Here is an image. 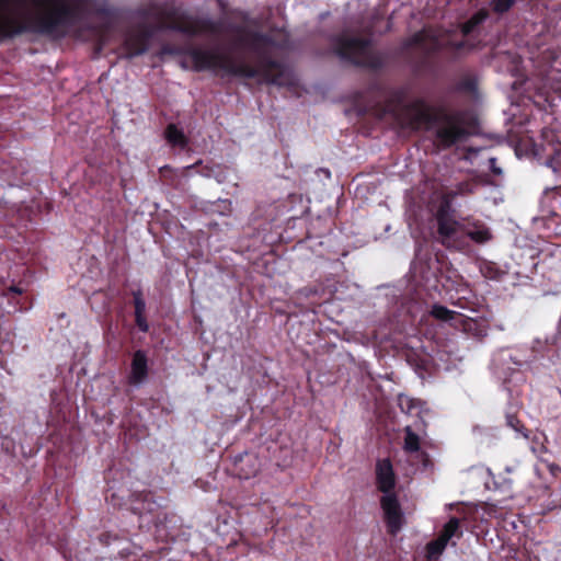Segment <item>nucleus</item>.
Returning a JSON list of instances; mask_svg holds the SVG:
<instances>
[{
    "instance_id": "obj_1",
    "label": "nucleus",
    "mask_w": 561,
    "mask_h": 561,
    "mask_svg": "<svg viewBox=\"0 0 561 561\" xmlns=\"http://www.w3.org/2000/svg\"><path fill=\"white\" fill-rule=\"evenodd\" d=\"M229 31L238 36L232 42L231 50H249L256 56L257 64L251 65L244 59H237L228 53L219 51L214 48H203L188 46L185 48H175L164 45L161 54L185 55L192 61L194 71H214L222 75L243 78L259 79L266 84L284 85L287 83L288 70L286 65L274 59L271 48H286L288 39L285 38L277 43L270 34L260 31L247 30L244 26L231 24Z\"/></svg>"
},
{
    "instance_id": "obj_2",
    "label": "nucleus",
    "mask_w": 561,
    "mask_h": 561,
    "mask_svg": "<svg viewBox=\"0 0 561 561\" xmlns=\"http://www.w3.org/2000/svg\"><path fill=\"white\" fill-rule=\"evenodd\" d=\"M411 113L409 126L417 129L435 126L434 144L440 150H447L466 141L479 126L477 116L468 110L448 111L444 106L434 107L424 99L417 98L405 106Z\"/></svg>"
},
{
    "instance_id": "obj_3",
    "label": "nucleus",
    "mask_w": 561,
    "mask_h": 561,
    "mask_svg": "<svg viewBox=\"0 0 561 561\" xmlns=\"http://www.w3.org/2000/svg\"><path fill=\"white\" fill-rule=\"evenodd\" d=\"M456 31L434 26H424L402 42V51L413 47H420L423 56L410 60L413 75L420 77L431 70L432 59L440 54L450 61L460 59L477 48V45L468 38L456 39Z\"/></svg>"
},
{
    "instance_id": "obj_4",
    "label": "nucleus",
    "mask_w": 561,
    "mask_h": 561,
    "mask_svg": "<svg viewBox=\"0 0 561 561\" xmlns=\"http://www.w3.org/2000/svg\"><path fill=\"white\" fill-rule=\"evenodd\" d=\"M329 41L333 54L355 67L378 72L387 66V55L370 49L373 42L368 37L340 33L331 35Z\"/></svg>"
},
{
    "instance_id": "obj_5",
    "label": "nucleus",
    "mask_w": 561,
    "mask_h": 561,
    "mask_svg": "<svg viewBox=\"0 0 561 561\" xmlns=\"http://www.w3.org/2000/svg\"><path fill=\"white\" fill-rule=\"evenodd\" d=\"M474 188L476 183L467 180L443 192L439 197L434 216L437 222L439 242L446 248H450L456 243L457 234L462 228V225L456 219V209L453 207V203L458 196L473 194Z\"/></svg>"
},
{
    "instance_id": "obj_6",
    "label": "nucleus",
    "mask_w": 561,
    "mask_h": 561,
    "mask_svg": "<svg viewBox=\"0 0 561 561\" xmlns=\"http://www.w3.org/2000/svg\"><path fill=\"white\" fill-rule=\"evenodd\" d=\"M150 26L154 33L157 31H174L188 36H196L202 33L219 34L222 31L221 21L193 19L188 15H175L174 13H168L159 24Z\"/></svg>"
},
{
    "instance_id": "obj_7",
    "label": "nucleus",
    "mask_w": 561,
    "mask_h": 561,
    "mask_svg": "<svg viewBox=\"0 0 561 561\" xmlns=\"http://www.w3.org/2000/svg\"><path fill=\"white\" fill-rule=\"evenodd\" d=\"M153 35V28L149 24L145 23L128 31L122 45L125 56L127 58H133L145 54L149 48V44Z\"/></svg>"
},
{
    "instance_id": "obj_8",
    "label": "nucleus",
    "mask_w": 561,
    "mask_h": 561,
    "mask_svg": "<svg viewBox=\"0 0 561 561\" xmlns=\"http://www.w3.org/2000/svg\"><path fill=\"white\" fill-rule=\"evenodd\" d=\"M537 75L547 83L553 80H560L556 75H561V48L549 47L539 53L534 59Z\"/></svg>"
},
{
    "instance_id": "obj_9",
    "label": "nucleus",
    "mask_w": 561,
    "mask_h": 561,
    "mask_svg": "<svg viewBox=\"0 0 561 561\" xmlns=\"http://www.w3.org/2000/svg\"><path fill=\"white\" fill-rule=\"evenodd\" d=\"M380 507L383 512V520L388 534L396 536L405 524V517L398 495L396 493L382 495L380 497Z\"/></svg>"
},
{
    "instance_id": "obj_10",
    "label": "nucleus",
    "mask_w": 561,
    "mask_h": 561,
    "mask_svg": "<svg viewBox=\"0 0 561 561\" xmlns=\"http://www.w3.org/2000/svg\"><path fill=\"white\" fill-rule=\"evenodd\" d=\"M98 540L100 545L104 547H108L113 543H117L118 546L124 545L118 550L119 559L123 561H138L140 557L141 549L130 543L125 537L119 536L118 534H113L111 531H104L98 536Z\"/></svg>"
},
{
    "instance_id": "obj_11",
    "label": "nucleus",
    "mask_w": 561,
    "mask_h": 561,
    "mask_svg": "<svg viewBox=\"0 0 561 561\" xmlns=\"http://www.w3.org/2000/svg\"><path fill=\"white\" fill-rule=\"evenodd\" d=\"M397 477L389 458L379 459L376 462V485L383 495L394 493Z\"/></svg>"
},
{
    "instance_id": "obj_12",
    "label": "nucleus",
    "mask_w": 561,
    "mask_h": 561,
    "mask_svg": "<svg viewBox=\"0 0 561 561\" xmlns=\"http://www.w3.org/2000/svg\"><path fill=\"white\" fill-rule=\"evenodd\" d=\"M430 314L436 320L444 322H450L455 320L457 323L461 324L463 331H471L478 324L476 320L465 317L457 311L449 310L447 307L438 304L432 306Z\"/></svg>"
},
{
    "instance_id": "obj_13",
    "label": "nucleus",
    "mask_w": 561,
    "mask_h": 561,
    "mask_svg": "<svg viewBox=\"0 0 561 561\" xmlns=\"http://www.w3.org/2000/svg\"><path fill=\"white\" fill-rule=\"evenodd\" d=\"M149 373L148 366V357L145 351L137 350L133 354L131 364H130V373L128 376V382L130 385H139L142 383Z\"/></svg>"
},
{
    "instance_id": "obj_14",
    "label": "nucleus",
    "mask_w": 561,
    "mask_h": 561,
    "mask_svg": "<svg viewBox=\"0 0 561 561\" xmlns=\"http://www.w3.org/2000/svg\"><path fill=\"white\" fill-rule=\"evenodd\" d=\"M159 508V504L153 499V493L150 491H142L133 494L130 502V511L139 516L147 514L153 515Z\"/></svg>"
},
{
    "instance_id": "obj_15",
    "label": "nucleus",
    "mask_w": 561,
    "mask_h": 561,
    "mask_svg": "<svg viewBox=\"0 0 561 561\" xmlns=\"http://www.w3.org/2000/svg\"><path fill=\"white\" fill-rule=\"evenodd\" d=\"M234 466L241 479H249L259 471L257 459L254 455L245 453L237 457Z\"/></svg>"
},
{
    "instance_id": "obj_16",
    "label": "nucleus",
    "mask_w": 561,
    "mask_h": 561,
    "mask_svg": "<svg viewBox=\"0 0 561 561\" xmlns=\"http://www.w3.org/2000/svg\"><path fill=\"white\" fill-rule=\"evenodd\" d=\"M490 13L488 9H480L471 15L469 20L460 24V32L463 37H469L474 31L483 24L489 18Z\"/></svg>"
},
{
    "instance_id": "obj_17",
    "label": "nucleus",
    "mask_w": 561,
    "mask_h": 561,
    "mask_svg": "<svg viewBox=\"0 0 561 561\" xmlns=\"http://www.w3.org/2000/svg\"><path fill=\"white\" fill-rule=\"evenodd\" d=\"M164 137L172 147L185 148L188 144L183 130L175 124H169L164 130Z\"/></svg>"
},
{
    "instance_id": "obj_18",
    "label": "nucleus",
    "mask_w": 561,
    "mask_h": 561,
    "mask_svg": "<svg viewBox=\"0 0 561 561\" xmlns=\"http://www.w3.org/2000/svg\"><path fill=\"white\" fill-rule=\"evenodd\" d=\"M398 407L401 412L409 415H417L422 411V401L405 394L398 396Z\"/></svg>"
},
{
    "instance_id": "obj_19",
    "label": "nucleus",
    "mask_w": 561,
    "mask_h": 561,
    "mask_svg": "<svg viewBox=\"0 0 561 561\" xmlns=\"http://www.w3.org/2000/svg\"><path fill=\"white\" fill-rule=\"evenodd\" d=\"M442 539H444L447 543L454 538L462 537V529L460 525V519L457 517H451L443 527L438 535Z\"/></svg>"
},
{
    "instance_id": "obj_20",
    "label": "nucleus",
    "mask_w": 561,
    "mask_h": 561,
    "mask_svg": "<svg viewBox=\"0 0 561 561\" xmlns=\"http://www.w3.org/2000/svg\"><path fill=\"white\" fill-rule=\"evenodd\" d=\"M466 234L476 243H485L492 239L490 229L481 222H476L473 229H469Z\"/></svg>"
},
{
    "instance_id": "obj_21",
    "label": "nucleus",
    "mask_w": 561,
    "mask_h": 561,
    "mask_svg": "<svg viewBox=\"0 0 561 561\" xmlns=\"http://www.w3.org/2000/svg\"><path fill=\"white\" fill-rule=\"evenodd\" d=\"M480 272L483 277L491 280H501L506 275V271L502 270L496 263L490 261H483L480 264Z\"/></svg>"
},
{
    "instance_id": "obj_22",
    "label": "nucleus",
    "mask_w": 561,
    "mask_h": 561,
    "mask_svg": "<svg viewBox=\"0 0 561 561\" xmlns=\"http://www.w3.org/2000/svg\"><path fill=\"white\" fill-rule=\"evenodd\" d=\"M506 425L514 430L520 437L530 439L533 432L528 430L525 424L514 413H506Z\"/></svg>"
},
{
    "instance_id": "obj_23",
    "label": "nucleus",
    "mask_w": 561,
    "mask_h": 561,
    "mask_svg": "<svg viewBox=\"0 0 561 561\" xmlns=\"http://www.w3.org/2000/svg\"><path fill=\"white\" fill-rule=\"evenodd\" d=\"M403 449L408 454L417 453L421 449L420 436L414 433L410 426L404 428Z\"/></svg>"
},
{
    "instance_id": "obj_24",
    "label": "nucleus",
    "mask_w": 561,
    "mask_h": 561,
    "mask_svg": "<svg viewBox=\"0 0 561 561\" xmlns=\"http://www.w3.org/2000/svg\"><path fill=\"white\" fill-rule=\"evenodd\" d=\"M447 545L448 543L438 536L435 540H432L426 545L427 557L430 559L439 557L444 552Z\"/></svg>"
},
{
    "instance_id": "obj_25",
    "label": "nucleus",
    "mask_w": 561,
    "mask_h": 561,
    "mask_svg": "<svg viewBox=\"0 0 561 561\" xmlns=\"http://www.w3.org/2000/svg\"><path fill=\"white\" fill-rule=\"evenodd\" d=\"M516 3V0H491V10L499 15L507 13Z\"/></svg>"
},
{
    "instance_id": "obj_26",
    "label": "nucleus",
    "mask_w": 561,
    "mask_h": 561,
    "mask_svg": "<svg viewBox=\"0 0 561 561\" xmlns=\"http://www.w3.org/2000/svg\"><path fill=\"white\" fill-rule=\"evenodd\" d=\"M134 300L135 314H141L146 312V301L142 296L141 289L134 290L131 293Z\"/></svg>"
},
{
    "instance_id": "obj_27",
    "label": "nucleus",
    "mask_w": 561,
    "mask_h": 561,
    "mask_svg": "<svg viewBox=\"0 0 561 561\" xmlns=\"http://www.w3.org/2000/svg\"><path fill=\"white\" fill-rule=\"evenodd\" d=\"M541 137H542V140L543 141H547L549 146H551V151L553 153H560L561 152V144L558 141V142H553V138H554V134L552 130L550 129H543L542 133H541Z\"/></svg>"
},
{
    "instance_id": "obj_28",
    "label": "nucleus",
    "mask_w": 561,
    "mask_h": 561,
    "mask_svg": "<svg viewBox=\"0 0 561 561\" xmlns=\"http://www.w3.org/2000/svg\"><path fill=\"white\" fill-rule=\"evenodd\" d=\"M456 90L472 93L477 90V82L472 78H465L457 83Z\"/></svg>"
},
{
    "instance_id": "obj_29",
    "label": "nucleus",
    "mask_w": 561,
    "mask_h": 561,
    "mask_svg": "<svg viewBox=\"0 0 561 561\" xmlns=\"http://www.w3.org/2000/svg\"><path fill=\"white\" fill-rule=\"evenodd\" d=\"M135 323H136L137 328L139 329V331H141L144 333H147L149 331V324H148L145 313L135 314Z\"/></svg>"
},
{
    "instance_id": "obj_30",
    "label": "nucleus",
    "mask_w": 561,
    "mask_h": 561,
    "mask_svg": "<svg viewBox=\"0 0 561 561\" xmlns=\"http://www.w3.org/2000/svg\"><path fill=\"white\" fill-rule=\"evenodd\" d=\"M543 437V434H534L533 437H531V440H533V445H531V450L534 453H540L545 449L543 445H542V442H541V438Z\"/></svg>"
},
{
    "instance_id": "obj_31",
    "label": "nucleus",
    "mask_w": 561,
    "mask_h": 561,
    "mask_svg": "<svg viewBox=\"0 0 561 561\" xmlns=\"http://www.w3.org/2000/svg\"><path fill=\"white\" fill-rule=\"evenodd\" d=\"M489 167H490V171L494 174V175H501L502 174V169L500 167H497V159L492 157L489 159Z\"/></svg>"
},
{
    "instance_id": "obj_32",
    "label": "nucleus",
    "mask_w": 561,
    "mask_h": 561,
    "mask_svg": "<svg viewBox=\"0 0 561 561\" xmlns=\"http://www.w3.org/2000/svg\"><path fill=\"white\" fill-rule=\"evenodd\" d=\"M10 290L13 291L16 295H21L22 294V289L19 288L18 286L10 287Z\"/></svg>"
},
{
    "instance_id": "obj_33",
    "label": "nucleus",
    "mask_w": 561,
    "mask_h": 561,
    "mask_svg": "<svg viewBox=\"0 0 561 561\" xmlns=\"http://www.w3.org/2000/svg\"><path fill=\"white\" fill-rule=\"evenodd\" d=\"M422 456L424 458V465H426L428 462V455L425 451H423Z\"/></svg>"
},
{
    "instance_id": "obj_34",
    "label": "nucleus",
    "mask_w": 561,
    "mask_h": 561,
    "mask_svg": "<svg viewBox=\"0 0 561 561\" xmlns=\"http://www.w3.org/2000/svg\"><path fill=\"white\" fill-rule=\"evenodd\" d=\"M554 193H556V195L561 196V185H560V186H557V187L554 188Z\"/></svg>"
},
{
    "instance_id": "obj_35",
    "label": "nucleus",
    "mask_w": 561,
    "mask_h": 561,
    "mask_svg": "<svg viewBox=\"0 0 561 561\" xmlns=\"http://www.w3.org/2000/svg\"><path fill=\"white\" fill-rule=\"evenodd\" d=\"M402 96H403V94H402L401 92H397V93H396V99H397L398 101H401Z\"/></svg>"
},
{
    "instance_id": "obj_36",
    "label": "nucleus",
    "mask_w": 561,
    "mask_h": 561,
    "mask_svg": "<svg viewBox=\"0 0 561 561\" xmlns=\"http://www.w3.org/2000/svg\"><path fill=\"white\" fill-rule=\"evenodd\" d=\"M30 0H16L18 3L20 4H26Z\"/></svg>"
},
{
    "instance_id": "obj_37",
    "label": "nucleus",
    "mask_w": 561,
    "mask_h": 561,
    "mask_svg": "<svg viewBox=\"0 0 561 561\" xmlns=\"http://www.w3.org/2000/svg\"><path fill=\"white\" fill-rule=\"evenodd\" d=\"M390 28H391V22L389 21V22H388L387 30H390Z\"/></svg>"
},
{
    "instance_id": "obj_38",
    "label": "nucleus",
    "mask_w": 561,
    "mask_h": 561,
    "mask_svg": "<svg viewBox=\"0 0 561 561\" xmlns=\"http://www.w3.org/2000/svg\"><path fill=\"white\" fill-rule=\"evenodd\" d=\"M0 561H3V560L0 558Z\"/></svg>"
}]
</instances>
